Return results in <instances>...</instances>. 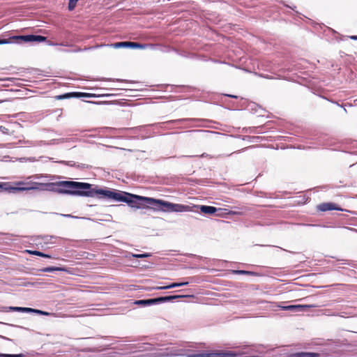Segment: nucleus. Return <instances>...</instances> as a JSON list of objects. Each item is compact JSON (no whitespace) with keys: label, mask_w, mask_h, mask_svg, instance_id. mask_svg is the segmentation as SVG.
Wrapping results in <instances>:
<instances>
[{"label":"nucleus","mask_w":357,"mask_h":357,"mask_svg":"<svg viewBox=\"0 0 357 357\" xmlns=\"http://www.w3.org/2000/svg\"><path fill=\"white\" fill-rule=\"evenodd\" d=\"M97 195L114 200L123 202L131 207L139 208V205L144 204L155 205L154 210H162L165 212H183L190 211V206L179 204H173L161 199L132 195L126 192H113L107 190L98 189L95 191Z\"/></svg>","instance_id":"obj_1"},{"label":"nucleus","mask_w":357,"mask_h":357,"mask_svg":"<svg viewBox=\"0 0 357 357\" xmlns=\"http://www.w3.org/2000/svg\"><path fill=\"white\" fill-rule=\"evenodd\" d=\"M61 187L60 192L73 195L93 197L97 195L95 191L96 190L91 189L92 185L87 183H81L77 181H62L59 183Z\"/></svg>","instance_id":"obj_2"},{"label":"nucleus","mask_w":357,"mask_h":357,"mask_svg":"<svg viewBox=\"0 0 357 357\" xmlns=\"http://www.w3.org/2000/svg\"><path fill=\"white\" fill-rule=\"evenodd\" d=\"M47 39L46 37L36 35H26V36H14L8 39H1L0 45L8 43H22L27 42H43Z\"/></svg>","instance_id":"obj_3"},{"label":"nucleus","mask_w":357,"mask_h":357,"mask_svg":"<svg viewBox=\"0 0 357 357\" xmlns=\"http://www.w3.org/2000/svg\"><path fill=\"white\" fill-rule=\"evenodd\" d=\"M115 48L120 47H130V48H139V49H146L148 47H153L152 44H142L135 42H119L112 45Z\"/></svg>","instance_id":"obj_4"},{"label":"nucleus","mask_w":357,"mask_h":357,"mask_svg":"<svg viewBox=\"0 0 357 357\" xmlns=\"http://www.w3.org/2000/svg\"><path fill=\"white\" fill-rule=\"evenodd\" d=\"M15 184L17 185H19L17 188H14L13 189L20 190V191H24V190H36L38 189V186L41 185V183H37V182H24V181H19L16 182Z\"/></svg>","instance_id":"obj_5"},{"label":"nucleus","mask_w":357,"mask_h":357,"mask_svg":"<svg viewBox=\"0 0 357 357\" xmlns=\"http://www.w3.org/2000/svg\"><path fill=\"white\" fill-rule=\"evenodd\" d=\"M194 298V295H174V296H162L154 298L155 304L167 302V301H172L176 299L182 298Z\"/></svg>","instance_id":"obj_6"},{"label":"nucleus","mask_w":357,"mask_h":357,"mask_svg":"<svg viewBox=\"0 0 357 357\" xmlns=\"http://www.w3.org/2000/svg\"><path fill=\"white\" fill-rule=\"evenodd\" d=\"M93 95L91 93H82V92H72L67 93L63 95L56 96L55 98L56 100H63L70 98H82V97H92Z\"/></svg>","instance_id":"obj_7"},{"label":"nucleus","mask_w":357,"mask_h":357,"mask_svg":"<svg viewBox=\"0 0 357 357\" xmlns=\"http://www.w3.org/2000/svg\"><path fill=\"white\" fill-rule=\"evenodd\" d=\"M318 211L325 212L328 211H342V209L337 204L331 202L321 203L317 206Z\"/></svg>","instance_id":"obj_8"},{"label":"nucleus","mask_w":357,"mask_h":357,"mask_svg":"<svg viewBox=\"0 0 357 357\" xmlns=\"http://www.w3.org/2000/svg\"><path fill=\"white\" fill-rule=\"evenodd\" d=\"M10 309L13 311L16 312H36L40 314H47V312L39 310H35L30 307H12Z\"/></svg>","instance_id":"obj_9"},{"label":"nucleus","mask_w":357,"mask_h":357,"mask_svg":"<svg viewBox=\"0 0 357 357\" xmlns=\"http://www.w3.org/2000/svg\"><path fill=\"white\" fill-rule=\"evenodd\" d=\"M314 307L313 305H292L280 307L283 310H291L295 312L303 311L305 308Z\"/></svg>","instance_id":"obj_10"},{"label":"nucleus","mask_w":357,"mask_h":357,"mask_svg":"<svg viewBox=\"0 0 357 357\" xmlns=\"http://www.w3.org/2000/svg\"><path fill=\"white\" fill-rule=\"evenodd\" d=\"M225 353H203L188 355V357H226Z\"/></svg>","instance_id":"obj_11"},{"label":"nucleus","mask_w":357,"mask_h":357,"mask_svg":"<svg viewBox=\"0 0 357 357\" xmlns=\"http://www.w3.org/2000/svg\"><path fill=\"white\" fill-rule=\"evenodd\" d=\"M188 283H189L188 282H173V283L166 285V286L155 287H153V289H156V290L169 289H172V288L185 286V285L188 284Z\"/></svg>","instance_id":"obj_12"},{"label":"nucleus","mask_w":357,"mask_h":357,"mask_svg":"<svg viewBox=\"0 0 357 357\" xmlns=\"http://www.w3.org/2000/svg\"><path fill=\"white\" fill-rule=\"evenodd\" d=\"M319 355L314 352H297L291 355V357H318Z\"/></svg>","instance_id":"obj_13"},{"label":"nucleus","mask_w":357,"mask_h":357,"mask_svg":"<svg viewBox=\"0 0 357 357\" xmlns=\"http://www.w3.org/2000/svg\"><path fill=\"white\" fill-rule=\"evenodd\" d=\"M200 211L203 213L213 214L217 211V208L214 206L203 205L200 206Z\"/></svg>","instance_id":"obj_14"},{"label":"nucleus","mask_w":357,"mask_h":357,"mask_svg":"<svg viewBox=\"0 0 357 357\" xmlns=\"http://www.w3.org/2000/svg\"><path fill=\"white\" fill-rule=\"evenodd\" d=\"M25 252L29 253V254H30V255H36V256H39V257H45V258H49V259L52 258L51 255L45 254V253H43L42 252H40V251H38V250H25Z\"/></svg>","instance_id":"obj_15"},{"label":"nucleus","mask_w":357,"mask_h":357,"mask_svg":"<svg viewBox=\"0 0 357 357\" xmlns=\"http://www.w3.org/2000/svg\"><path fill=\"white\" fill-rule=\"evenodd\" d=\"M66 269L64 267H56V266H50L46 267L42 270L43 272H52V271H66Z\"/></svg>","instance_id":"obj_16"},{"label":"nucleus","mask_w":357,"mask_h":357,"mask_svg":"<svg viewBox=\"0 0 357 357\" xmlns=\"http://www.w3.org/2000/svg\"><path fill=\"white\" fill-rule=\"evenodd\" d=\"M137 305H147L155 304L154 298L146 299V300H138L135 303Z\"/></svg>","instance_id":"obj_17"},{"label":"nucleus","mask_w":357,"mask_h":357,"mask_svg":"<svg viewBox=\"0 0 357 357\" xmlns=\"http://www.w3.org/2000/svg\"><path fill=\"white\" fill-rule=\"evenodd\" d=\"M78 0H69L68 10H73L75 9Z\"/></svg>","instance_id":"obj_18"},{"label":"nucleus","mask_w":357,"mask_h":357,"mask_svg":"<svg viewBox=\"0 0 357 357\" xmlns=\"http://www.w3.org/2000/svg\"><path fill=\"white\" fill-rule=\"evenodd\" d=\"M0 356L1 357H22V354H0Z\"/></svg>","instance_id":"obj_19"},{"label":"nucleus","mask_w":357,"mask_h":357,"mask_svg":"<svg viewBox=\"0 0 357 357\" xmlns=\"http://www.w3.org/2000/svg\"><path fill=\"white\" fill-rule=\"evenodd\" d=\"M245 213V212L243 211H230L228 214H230V215H243Z\"/></svg>","instance_id":"obj_20"},{"label":"nucleus","mask_w":357,"mask_h":357,"mask_svg":"<svg viewBox=\"0 0 357 357\" xmlns=\"http://www.w3.org/2000/svg\"><path fill=\"white\" fill-rule=\"evenodd\" d=\"M151 256L150 254H147V253H145V254H140V255H133V257H135V258H144V257H149Z\"/></svg>","instance_id":"obj_21"},{"label":"nucleus","mask_w":357,"mask_h":357,"mask_svg":"<svg viewBox=\"0 0 357 357\" xmlns=\"http://www.w3.org/2000/svg\"><path fill=\"white\" fill-rule=\"evenodd\" d=\"M239 273H243V274H248V273H250V272H248V271H238Z\"/></svg>","instance_id":"obj_22"},{"label":"nucleus","mask_w":357,"mask_h":357,"mask_svg":"<svg viewBox=\"0 0 357 357\" xmlns=\"http://www.w3.org/2000/svg\"><path fill=\"white\" fill-rule=\"evenodd\" d=\"M352 40H357V36H352L350 37Z\"/></svg>","instance_id":"obj_23"},{"label":"nucleus","mask_w":357,"mask_h":357,"mask_svg":"<svg viewBox=\"0 0 357 357\" xmlns=\"http://www.w3.org/2000/svg\"><path fill=\"white\" fill-rule=\"evenodd\" d=\"M184 121V119L175 120V121H172V122L176 123V122H180V121Z\"/></svg>","instance_id":"obj_24"},{"label":"nucleus","mask_w":357,"mask_h":357,"mask_svg":"<svg viewBox=\"0 0 357 357\" xmlns=\"http://www.w3.org/2000/svg\"><path fill=\"white\" fill-rule=\"evenodd\" d=\"M229 97L233 98H237V96H233V95H227Z\"/></svg>","instance_id":"obj_25"},{"label":"nucleus","mask_w":357,"mask_h":357,"mask_svg":"<svg viewBox=\"0 0 357 357\" xmlns=\"http://www.w3.org/2000/svg\"><path fill=\"white\" fill-rule=\"evenodd\" d=\"M0 188H1V185H0Z\"/></svg>","instance_id":"obj_26"}]
</instances>
